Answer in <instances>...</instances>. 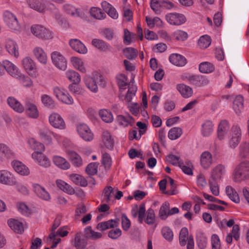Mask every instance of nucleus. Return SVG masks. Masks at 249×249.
<instances>
[{
  "instance_id": "2",
  "label": "nucleus",
  "mask_w": 249,
  "mask_h": 249,
  "mask_svg": "<svg viewBox=\"0 0 249 249\" xmlns=\"http://www.w3.org/2000/svg\"><path fill=\"white\" fill-rule=\"evenodd\" d=\"M83 80L86 87L94 93L98 91L97 83L100 85H104L105 84L104 77L96 71L93 72L91 76L86 75Z\"/></svg>"
},
{
  "instance_id": "21",
  "label": "nucleus",
  "mask_w": 249,
  "mask_h": 249,
  "mask_svg": "<svg viewBox=\"0 0 249 249\" xmlns=\"http://www.w3.org/2000/svg\"><path fill=\"white\" fill-rule=\"evenodd\" d=\"M116 121L119 125L124 127L133 126L135 123V120L129 114L117 115Z\"/></svg>"
},
{
  "instance_id": "19",
  "label": "nucleus",
  "mask_w": 249,
  "mask_h": 249,
  "mask_svg": "<svg viewBox=\"0 0 249 249\" xmlns=\"http://www.w3.org/2000/svg\"><path fill=\"white\" fill-rule=\"evenodd\" d=\"M49 122L54 127L63 129L65 127V123L61 116L56 113H53L49 117Z\"/></svg>"
},
{
  "instance_id": "47",
  "label": "nucleus",
  "mask_w": 249,
  "mask_h": 249,
  "mask_svg": "<svg viewBox=\"0 0 249 249\" xmlns=\"http://www.w3.org/2000/svg\"><path fill=\"white\" fill-rule=\"evenodd\" d=\"M199 71L202 73H210L214 71V67L209 62H203L199 65Z\"/></svg>"
},
{
  "instance_id": "30",
  "label": "nucleus",
  "mask_w": 249,
  "mask_h": 249,
  "mask_svg": "<svg viewBox=\"0 0 249 249\" xmlns=\"http://www.w3.org/2000/svg\"><path fill=\"white\" fill-rule=\"evenodd\" d=\"M68 158L72 164L76 167H80L83 164V160L81 156L74 151L69 150L67 152Z\"/></svg>"
},
{
  "instance_id": "64",
  "label": "nucleus",
  "mask_w": 249,
  "mask_h": 249,
  "mask_svg": "<svg viewBox=\"0 0 249 249\" xmlns=\"http://www.w3.org/2000/svg\"><path fill=\"white\" fill-rule=\"evenodd\" d=\"M218 182V181L209 179L211 191L215 196H218L219 194Z\"/></svg>"
},
{
  "instance_id": "45",
  "label": "nucleus",
  "mask_w": 249,
  "mask_h": 249,
  "mask_svg": "<svg viewBox=\"0 0 249 249\" xmlns=\"http://www.w3.org/2000/svg\"><path fill=\"white\" fill-rule=\"evenodd\" d=\"M71 179L76 185H80L82 187H86L88 185V182L86 178L82 176L73 174L70 176Z\"/></svg>"
},
{
  "instance_id": "46",
  "label": "nucleus",
  "mask_w": 249,
  "mask_h": 249,
  "mask_svg": "<svg viewBox=\"0 0 249 249\" xmlns=\"http://www.w3.org/2000/svg\"><path fill=\"white\" fill-rule=\"evenodd\" d=\"M56 184L61 190L69 195H73L75 193L74 189L63 180H57Z\"/></svg>"
},
{
  "instance_id": "25",
  "label": "nucleus",
  "mask_w": 249,
  "mask_h": 249,
  "mask_svg": "<svg viewBox=\"0 0 249 249\" xmlns=\"http://www.w3.org/2000/svg\"><path fill=\"white\" fill-rule=\"evenodd\" d=\"M5 48L11 55L18 57L19 56L18 47L14 40L8 38L5 41Z\"/></svg>"
},
{
  "instance_id": "37",
  "label": "nucleus",
  "mask_w": 249,
  "mask_h": 249,
  "mask_svg": "<svg viewBox=\"0 0 249 249\" xmlns=\"http://www.w3.org/2000/svg\"><path fill=\"white\" fill-rule=\"evenodd\" d=\"M91 43L95 47L103 52L110 51L111 50V47L108 43L100 39H92Z\"/></svg>"
},
{
  "instance_id": "12",
  "label": "nucleus",
  "mask_w": 249,
  "mask_h": 249,
  "mask_svg": "<svg viewBox=\"0 0 249 249\" xmlns=\"http://www.w3.org/2000/svg\"><path fill=\"white\" fill-rule=\"evenodd\" d=\"M76 129L79 135L85 141L89 142L93 139V134L87 124H79L77 125Z\"/></svg>"
},
{
  "instance_id": "26",
  "label": "nucleus",
  "mask_w": 249,
  "mask_h": 249,
  "mask_svg": "<svg viewBox=\"0 0 249 249\" xmlns=\"http://www.w3.org/2000/svg\"><path fill=\"white\" fill-rule=\"evenodd\" d=\"M145 213V207L143 203L141 204L139 207L137 206L133 207L131 210V214L133 217H137L138 215V221L140 223H142Z\"/></svg>"
},
{
  "instance_id": "22",
  "label": "nucleus",
  "mask_w": 249,
  "mask_h": 249,
  "mask_svg": "<svg viewBox=\"0 0 249 249\" xmlns=\"http://www.w3.org/2000/svg\"><path fill=\"white\" fill-rule=\"evenodd\" d=\"M200 165L204 169L209 168L213 162V158L212 154L206 151L202 152L200 157Z\"/></svg>"
},
{
  "instance_id": "7",
  "label": "nucleus",
  "mask_w": 249,
  "mask_h": 249,
  "mask_svg": "<svg viewBox=\"0 0 249 249\" xmlns=\"http://www.w3.org/2000/svg\"><path fill=\"white\" fill-rule=\"evenodd\" d=\"M53 93L58 100L63 104L72 105L74 104V100L68 92L63 88L58 87L53 88Z\"/></svg>"
},
{
  "instance_id": "17",
  "label": "nucleus",
  "mask_w": 249,
  "mask_h": 249,
  "mask_svg": "<svg viewBox=\"0 0 249 249\" xmlns=\"http://www.w3.org/2000/svg\"><path fill=\"white\" fill-rule=\"evenodd\" d=\"M226 172L225 166L223 164H219L212 170L209 179L219 181L224 176Z\"/></svg>"
},
{
  "instance_id": "56",
  "label": "nucleus",
  "mask_w": 249,
  "mask_h": 249,
  "mask_svg": "<svg viewBox=\"0 0 249 249\" xmlns=\"http://www.w3.org/2000/svg\"><path fill=\"white\" fill-rule=\"evenodd\" d=\"M103 142L104 146L109 150L113 148L114 142L112 140L111 135L108 132H104L103 134Z\"/></svg>"
},
{
  "instance_id": "4",
  "label": "nucleus",
  "mask_w": 249,
  "mask_h": 249,
  "mask_svg": "<svg viewBox=\"0 0 249 249\" xmlns=\"http://www.w3.org/2000/svg\"><path fill=\"white\" fill-rule=\"evenodd\" d=\"M3 16L5 23L11 31L16 33L20 32L21 26L15 15L6 11L3 13Z\"/></svg>"
},
{
  "instance_id": "5",
  "label": "nucleus",
  "mask_w": 249,
  "mask_h": 249,
  "mask_svg": "<svg viewBox=\"0 0 249 249\" xmlns=\"http://www.w3.org/2000/svg\"><path fill=\"white\" fill-rule=\"evenodd\" d=\"M31 32L37 38L43 40L53 38L52 32L49 29L40 24H34L31 27Z\"/></svg>"
},
{
  "instance_id": "53",
  "label": "nucleus",
  "mask_w": 249,
  "mask_h": 249,
  "mask_svg": "<svg viewBox=\"0 0 249 249\" xmlns=\"http://www.w3.org/2000/svg\"><path fill=\"white\" fill-rule=\"evenodd\" d=\"M99 114L102 120L106 123H110L113 120L112 113L107 109L100 110Z\"/></svg>"
},
{
  "instance_id": "43",
  "label": "nucleus",
  "mask_w": 249,
  "mask_h": 249,
  "mask_svg": "<svg viewBox=\"0 0 249 249\" xmlns=\"http://www.w3.org/2000/svg\"><path fill=\"white\" fill-rule=\"evenodd\" d=\"M233 108L236 114H239L244 108V100L241 95H237L233 102Z\"/></svg>"
},
{
  "instance_id": "52",
  "label": "nucleus",
  "mask_w": 249,
  "mask_h": 249,
  "mask_svg": "<svg viewBox=\"0 0 249 249\" xmlns=\"http://www.w3.org/2000/svg\"><path fill=\"white\" fill-rule=\"evenodd\" d=\"M213 129V125L212 122L207 121L202 124L201 132L204 136L207 137L212 133Z\"/></svg>"
},
{
  "instance_id": "57",
  "label": "nucleus",
  "mask_w": 249,
  "mask_h": 249,
  "mask_svg": "<svg viewBox=\"0 0 249 249\" xmlns=\"http://www.w3.org/2000/svg\"><path fill=\"white\" fill-rule=\"evenodd\" d=\"M182 134V130L181 128L175 127L172 128L168 132V138L172 140L178 139Z\"/></svg>"
},
{
  "instance_id": "9",
  "label": "nucleus",
  "mask_w": 249,
  "mask_h": 249,
  "mask_svg": "<svg viewBox=\"0 0 249 249\" xmlns=\"http://www.w3.org/2000/svg\"><path fill=\"white\" fill-rule=\"evenodd\" d=\"M179 241L181 246H185L187 244V249H194V239L192 236H188L187 228L184 227L181 229L179 233Z\"/></svg>"
},
{
  "instance_id": "42",
  "label": "nucleus",
  "mask_w": 249,
  "mask_h": 249,
  "mask_svg": "<svg viewBox=\"0 0 249 249\" xmlns=\"http://www.w3.org/2000/svg\"><path fill=\"white\" fill-rule=\"evenodd\" d=\"M53 161L57 167L63 170H67L70 167V164L69 162L62 157L58 156H54Z\"/></svg>"
},
{
  "instance_id": "18",
  "label": "nucleus",
  "mask_w": 249,
  "mask_h": 249,
  "mask_svg": "<svg viewBox=\"0 0 249 249\" xmlns=\"http://www.w3.org/2000/svg\"><path fill=\"white\" fill-rule=\"evenodd\" d=\"M32 187L33 191L38 197L45 201H49L51 199L50 194L44 187L37 183H33Z\"/></svg>"
},
{
  "instance_id": "32",
  "label": "nucleus",
  "mask_w": 249,
  "mask_h": 249,
  "mask_svg": "<svg viewBox=\"0 0 249 249\" xmlns=\"http://www.w3.org/2000/svg\"><path fill=\"white\" fill-rule=\"evenodd\" d=\"M70 61L75 69L81 72L86 73L87 71V68L85 66L83 61L80 58L72 56L71 58Z\"/></svg>"
},
{
  "instance_id": "8",
  "label": "nucleus",
  "mask_w": 249,
  "mask_h": 249,
  "mask_svg": "<svg viewBox=\"0 0 249 249\" xmlns=\"http://www.w3.org/2000/svg\"><path fill=\"white\" fill-rule=\"evenodd\" d=\"M51 59L53 64L58 69L64 71L67 69L66 58L59 52L54 51L51 53Z\"/></svg>"
},
{
  "instance_id": "31",
  "label": "nucleus",
  "mask_w": 249,
  "mask_h": 249,
  "mask_svg": "<svg viewBox=\"0 0 249 249\" xmlns=\"http://www.w3.org/2000/svg\"><path fill=\"white\" fill-rule=\"evenodd\" d=\"M169 59L172 64L177 66L182 67L187 63L185 57L178 53L171 54Z\"/></svg>"
},
{
  "instance_id": "54",
  "label": "nucleus",
  "mask_w": 249,
  "mask_h": 249,
  "mask_svg": "<svg viewBox=\"0 0 249 249\" xmlns=\"http://www.w3.org/2000/svg\"><path fill=\"white\" fill-rule=\"evenodd\" d=\"M0 154L7 158H12L15 156V154L3 143H0Z\"/></svg>"
},
{
  "instance_id": "51",
  "label": "nucleus",
  "mask_w": 249,
  "mask_h": 249,
  "mask_svg": "<svg viewBox=\"0 0 249 249\" xmlns=\"http://www.w3.org/2000/svg\"><path fill=\"white\" fill-rule=\"evenodd\" d=\"M170 209V204L168 202H164L161 206L159 215L162 220H165L169 216V211Z\"/></svg>"
},
{
  "instance_id": "28",
  "label": "nucleus",
  "mask_w": 249,
  "mask_h": 249,
  "mask_svg": "<svg viewBox=\"0 0 249 249\" xmlns=\"http://www.w3.org/2000/svg\"><path fill=\"white\" fill-rule=\"evenodd\" d=\"M40 138L46 143L50 144L52 142V136L53 133L46 126L41 127L38 132Z\"/></svg>"
},
{
  "instance_id": "35",
  "label": "nucleus",
  "mask_w": 249,
  "mask_h": 249,
  "mask_svg": "<svg viewBox=\"0 0 249 249\" xmlns=\"http://www.w3.org/2000/svg\"><path fill=\"white\" fill-rule=\"evenodd\" d=\"M8 224L16 233L21 234L24 231L23 223L18 220L10 219L8 220Z\"/></svg>"
},
{
  "instance_id": "29",
  "label": "nucleus",
  "mask_w": 249,
  "mask_h": 249,
  "mask_svg": "<svg viewBox=\"0 0 249 249\" xmlns=\"http://www.w3.org/2000/svg\"><path fill=\"white\" fill-rule=\"evenodd\" d=\"M176 89L184 98H188L193 95V90L192 88L184 84H177Z\"/></svg>"
},
{
  "instance_id": "44",
  "label": "nucleus",
  "mask_w": 249,
  "mask_h": 249,
  "mask_svg": "<svg viewBox=\"0 0 249 249\" xmlns=\"http://www.w3.org/2000/svg\"><path fill=\"white\" fill-rule=\"evenodd\" d=\"M28 143L31 148L35 151L44 152L45 151V146L43 144L37 142L33 138L28 139Z\"/></svg>"
},
{
  "instance_id": "27",
  "label": "nucleus",
  "mask_w": 249,
  "mask_h": 249,
  "mask_svg": "<svg viewBox=\"0 0 249 249\" xmlns=\"http://www.w3.org/2000/svg\"><path fill=\"white\" fill-rule=\"evenodd\" d=\"M62 10L67 14L72 17L78 18L82 17L80 9L76 8L72 4L69 3L64 4L62 6Z\"/></svg>"
},
{
  "instance_id": "49",
  "label": "nucleus",
  "mask_w": 249,
  "mask_h": 249,
  "mask_svg": "<svg viewBox=\"0 0 249 249\" xmlns=\"http://www.w3.org/2000/svg\"><path fill=\"white\" fill-rule=\"evenodd\" d=\"M227 195L233 202L238 203L240 202V198L236 191L231 186H228L226 188Z\"/></svg>"
},
{
  "instance_id": "20",
  "label": "nucleus",
  "mask_w": 249,
  "mask_h": 249,
  "mask_svg": "<svg viewBox=\"0 0 249 249\" xmlns=\"http://www.w3.org/2000/svg\"><path fill=\"white\" fill-rule=\"evenodd\" d=\"M11 165L16 172L22 176H28L30 174L28 167L18 160H13Z\"/></svg>"
},
{
  "instance_id": "41",
  "label": "nucleus",
  "mask_w": 249,
  "mask_h": 249,
  "mask_svg": "<svg viewBox=\"0 0 249 249\" xmlns=\"http://www.w3.org/2000/svg\"><path fill=\"white\" fill-rule=\"evenodd\" d=\"M13 176L11 173L6 170H0V183L4 185H11Z\"/></svg>"
},
{
  "instance_id": "63",
  "label": "nucleus",
  "mask_w": 249,
  "mask_h": 249,
  "mask_svg": "<svg viewBox=\"0 0 249 249\" xmlns=\"http://www.w3.org/2000/svg\"><path fill=\"white\" fill-rule=\"evenodd\" d=\"M173 36L176 40L179 41H185L188 37V34L186 32L179 30L175 31Z\"/></svg>"
},
{
  "instance_id": "60",
  "label": "nucleus",
  "mask_w": 249,
  "mask_h": 249,
  "mask_svg": "<svg viewBox=\"0 0 249 249\" xmlns=\"http://www.w3.org/2000/svg\"><path fill=\"white\" fill-rule=\"evenodd\" d=\"M166 161L173 165L179 166L182 161L180 160L179 157L173 154H169L166 156Z\"/></svg>"
},
{
  "instance_id": "13",
  "label": "nucleus",
  "mask_w": 249,
  "mask_h": 249,
  "mask_svg": "<svg viewBox=\"0 0 249 249\" xmlns=\"http://www.w3.org/2000/svg\"><path fill=\"white\" fill-rule=\"evenodd\" d=\"M43 152L35 151L32 154V158L39 165L48 168L51 165V161L44 154Z\"/></svg>"
},
{
  "instance_id": "23",
  "label": "nucleus",
  "mask_w": 249,
  "mask_h": 249,
  "mask_svg": "<svg viewBox=\"0 0 249 249\" xmlns=\"http://www.w3.org/2000/svg\"><path fill=\"white\" fill-rule=\"evenodd\" d=\"M69 44L73 50L80 54H86L88 52L87 47L78 39H71L69 41Z\"/></svg>"
},
{
  "instance_id": "50",
  "label": "nucleus",
  "mask_w": 249,
  "mask_h": 249,
  "mask_svg": "<svg viewBox=\"0 0 249 249\" xmlns=\"http://www.w3.org/2000/svg\"><path fill=\"white\" fill-rule=\"evenodd\" d=\"M84 232L85 235L87 238L92 240L99 239L102 236V233L93 231L90 226L86 227L85 229Z\"/></svg>"
},
{
  "instance_id": "3",
  "label": "nucleus",
  "mask_w": 249,
  "mask_h": 249,
  "mask_svg": "<svg viewBox=\"0 0 249 249\" xmlns=\"http://www.w3.org/2000/svg\"><path fill=\"white\" fill-rule=\"evenodd\" d=\"M249 178V161H241L235 168L233 173V180L241 182Z\"/></svg>"
},
{
  "instance_id": "58",
  "label": "nucleus",
  "mask_w": 249,
  "mask_h": 249,
  "mask_svg": "<svg viewBox=\"0 0 249 249\" xmlns=\"http://www.w3.org/2000/svg\"><path fill=\"white\" fill-rule=\"evenodd\" d=\"M123 52L125 56L128 59H134L137 56L138 51L134 48H126Z\"/></svg>"
},
{
  "instance_id": "16",
  "label": "nucleus",
  "mask_w": 249,
  "mask_h": 249,
  "mask_svg": "<svg viewBox=\"0 0 249 249\" xmlns=\"http://www.w3.org/2000/svg\"><path fill=\"white\" fill-rule=\"evenodd\" d=\"M101 200L102 203H108V204L114 202L115 200L114 190L111 186H106L103 189Z\"/></svg>"
},
{
  "instance_id": "55",
  "label": "nucleus",
  "mask_w": 249,
  "mask_h": 249,
  "mask_svg": "<svg viewBox=\"0 0 249 249\" xmlns=\"http://www.w3.org/2000/svg\"><path fill=\"white\" fill-rule=\"evenodd\" d=\"M211 43V37L208 35L202 36L199 37L197 42L198 46L202 49L208 48L210 45Z\"/></svg>"
},
{
  "instance_id": "33",
  "label": "nucleus",
  "mask_w": 249,
  "mask_h": 249,
  "mask_svg": "<svg viewBox=\"0 0 249 249\" xmlns=\"http://www.w3.org/2000/svg\"><path fill=\"white\" fill-rule=\"evenodd\" d=\"M30 7L38 12L42 13L46 9V4L44 0H28Z\"/></svg>"
},
{
  "instance_id": "59",
  "label": "nucleus",
  "mask_w": 249,
  "mask_h": 249,
  "mask_svg": "<svg viewBox=\"0 0 249 249\" xmlns=\"http://www.w3.org/2000/svg\"><path fill=\"white\" fill-rule=\"evenodd\" d=\"M41 102L46 107L53 108L55 107V103L52 97L47 94H43L41 97Z\"/></svg>"
},
{
  "instance_id": "24",
  "label": "nucleus",
  "mask_w": 249,
  "mask_h": 249,
  "mask_svg": "<svg viewBox=\"0 0 249 249\" xmlns=\"http://www.w3.org/2000/svg\"><path fill=\"white\" fill-rule=\"evenodd\" d=\"M33 53L36 60L40 63L45 65L47 62V55L40 47L36 46L33 50Z\"/></svg>"
},
{
  "instance_id": "14",
  "label": "nucleus",
  "mask_w": 249,
  "mask_h": 249,
  "mask_svg": "<svg viewBox=\"0 0 249 249\" xmlns=\"http://www.w3.org/2000/svg\"><path fill=\"white\" fill-rule=\"evenodd\" d=\"M22 66L26 71L32 76H36V63L32 58L26 56L21 61Z\"/></svg>"
},
{
  "instance_id": "11",
  "label": "nucleus",
  "mask_w": 249,
  "mask_h": 249,
  "mask_svg": "<svg viewBox=\"0 0 249 249\" xmlns=\"http://www.w3.org/2000/svg\"><path fill=\"white\" fill-rule=\"evenodd\" d=\"M24 110L29 117L32 119H37L39 113L37 106L29 99H26L24 102Z\"/></svg>"
},
{
  "instance_id": "39",
  "label": "nucleus",
  "mask_w": 249,
  "mask_h": 249,
  "mask_svg": "<svg viewBox=\"0 0 249 249\" xmlns=\"http://www.w3.org/2000/svg\"><path fill=\"white\" fill-rule=\"evenodd\" d=\"M229 124L226 120L222 121L218 125L217 129V136L220 140H222L227 133L229 129Z\"/></svg>"
},
{
  "instance_id": "10",
  "label": "nucleus",
  "mask_w": 249,
  "mask_h": 249,
  "mask_svg": "<svg viewBox=\"0 0 249 249\" xmlns=\"http://www.w3.org/2000/svg\"><path fill=\"white\" fill-rule=\"evenodd\" d=\"M165 19L169 24L175 26L181 25L186 21L184 15L176 12L167 14L165 15Z\"/></svg>"
},
{
  "instance_id": "6",
  "label": "nucleus",
  "mask_w": 249,
  "mask_h": 249,
  "mask_svg": "<svg viewBox=\"0 0 249 249\" xmlns=\"http://www.w3.org/2000/svg\"><path fill=\"white\" fill-rule=\"evenodd\" d=\"M2 64L7 72L12 77L16 79H29L22 74L18 67L8 60L2 61Z\"/></svg>"
},
{
  "instance_id": "61",
  "label": "nucleus",
  "mask_w": 249,
  "mask_h": 249,
  "mask_svg": "<svg viewBox=\"0 0 249 249\" xmlns=\"http://www.w3.org/2000/svg\"><path fill=\"white\" fill-rule=\"evenodd\" d=\"M135 41L134 35L127 29L124 30V42L126 45H130Z\"/></svg>"
},
{
  "instance_id": "1",
  "label": "nucleus",
  "mask_w": 249,
  "mask_h": 249,
  "mask_svg": "<svg viewBox=\"0 0 249 249\" xmlns=\"http://www.w3.org/2000/svg\"><path fill=\"white\" fill-rule=\"evenodd\" d=\"M180 78L182 80L196 88L206 86L209 83L208 78L206 76L201 74L184 72L181 75Z\"/></svg>"
},
{
  "instance_id": "34",
  "label": "nucleus",
  "mask_w": 249,
  "mask_h": 249,
  "mask_svg": "<svg viewBox=\"0 0 249 249\" xmlns=\"http://www.w3.org/2000/svg\"><path fill=\"white\" fill-rule=\"evenodd\" d=\"M9 106L16 112L21 113L24 111V106L16 99L10 97L7 99Z\"/></svg>"
},
{
  "instance_id": "48",
  "label": "nucleus",
  "mask_w": 249,
  "mask_h": 249,
  "mask_svg": "<svg viewBox=\"0 0 249 249\" xmlns=\"http://www.w3.org/2000/svg\"><path fill=\"white\" fill-rule=\"evenodd\" d=\"M89 13L92 17L99 20L103 19L106 17V14L102 11L100 8L96 7H91L90 9Z\"/></svg>"
},
{
  "instance_id": "40",
  "label": "nucleus",
  "mask_w": 249,
  "mask_h": 249,
  "mask_svg": "<svg viewBox=\"0 0 249 249\" xmlns=\"http://www.w3.org/2000/svg\"><path fill=\"white\" fill-rule=\"evenodd\" d=\"M119 220H110L107 221L102 222L97 225V229L100 231H104L107 229L116 227L118 225Z\"/></svg>"
},
{
  "instance_id": "62",
  "label": "nucleus",
  "mask_w": 249,
  "mask_h": 249,
  "mask_svg": "<svg viewBox=\"0 0 249 249\" xmlns=\"http://www.w3.org/2000/svg\"><path fill=\"white\" fill-rule=\"evenodd\" d=\"M73 246L76 249H84L86 246L84 241L81 239V233L75 234Z\"/></svg>"
},
{
  "instance_id": "15",
  "label": "nucleus",
  "mask_w": 249,
  "mask_h": 249,
  "mask_svg": "<svg viewBox=\"0 0 249 249\" xmlns=\"http://www.w3.org/2000/svg\"><path fill=\"white\" fill-rule=\"evenodd\" d=\"M241 130L239 126L233 125L231 129V138L230 140L231 147L235 148L237 146L241 138Z\"/></svg>"
},
{
  "instance_id": "36",
  "label": "nucleus",
  "mask_w": 249,
  "mask_h": 249,
  "mask_svg": "<svg viewBox=\"0 0 249 249\" xmlns=\"http://www.w3.org/2000/svg\"><path fill=\"white\" fill-rule=\"evenodd\" d=\"M66 77L72 83L78 84L81 81V76L78 72L73 70H68L65 73Z\"/></svg>"
},
{
  "instance_id": "38",
  "label": "nucleus",
  "mask_w": 249,
  "mask_h": 249,
  "mask_svg": "<svg viewBox=\"0 0 249 249\" xmlns=\"http://www.w3.org/2000/svg\"><path fill=\"white\" fill-rule=\"evenodd\" d=\"M196 239L197 245L200 249H204L206 247L208 243L207 238L201 230L197 231Z\"/></svg>"
}]
</instances>
